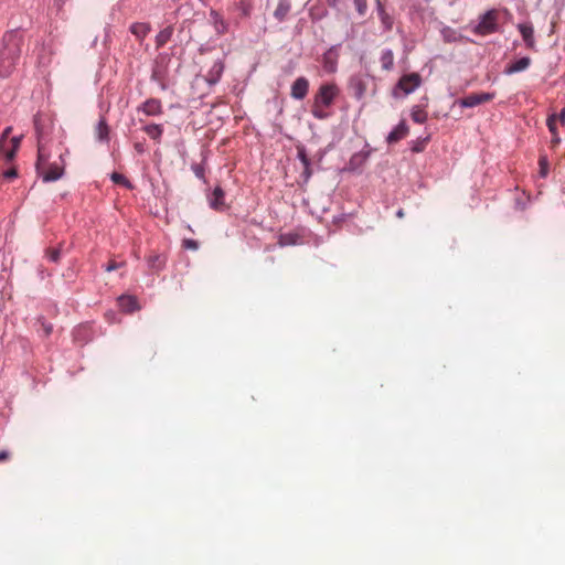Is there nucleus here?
Listing matches in <instances>:
<instances>
[{
	"mask_svg": "<svg viewBox=\"0 0 565 565\" xmlns=\"http://www.w3.org/2000/svg\"><path fill=\"white\" fill-rule=\"evenodd\" d=\"M23 38L17 31L7 32L0 50V76L8 77L15 68L20 58Z\"/></svg>",
	"mask_w": 565,
	"mask_h": 565,
	"instance_id": "1",
	"label": "nucleus"
},
{
	"mask_svg": "<svg viewBox=\"0 0 565 565\" xmlns=\"http://www.w3.org/2000/svg\"><path fill=\"white\" fill-rule=\"evenodd\" d=\"M339 95V88L334 83L322 84L315 95L311 114L317 119H326L329 114L327 109L333 104Z\"/></svg>",
	"mask_w": 565,
	"mask_h": 565,
	"instance_id": "2",
	"label": "nucleus"
},
{
	"mask_svg": "<svg viewBox=\"0 0 565 565\" xmlns=\"http://www.w3.org/2000/svg\"><path fill=\"white\" fill-rule=\"evenodd\" d=\"M498 30V11L492 9L480 17L479 23L473 28L478 35H489Z\"/></svg>",
	"mask_w": 565,
	"mask_h": 565,
	"instance_id": "3",
	"label": "nucleus"
},
{
	"mask_svg": "<svg viewBox=\"0 0 565 565\" xmlns=\"http://www.w3.org/2000/svg\"><path fill=\"white\" fill-rule=\"evenodd\" d=\"M422 83L420 76L417 73H411L402 76L394 88V96L397 92L402 90L405 95L413 93Z\"/></svg>",
	"mask_w": 565,
	"mask_h": 565,
	"instance_id": "4",
	"label": "nucleus"
},
{
	"mask_svg": "<svg viewBox=\"0 0 565 565\" xmlns=\"http://www.w3.org/2000/svg\"><path fill=\"white\" fill-rule=\"evenodd\" d=\"M494 93H472L460 100L462 107H476L480 104L491 102L494 98Z\"/></svg>",
	"mask_w": 565,
	"mask_h": 565,
	"instance_id": "5",
	"label": "nucleus"
},
{
	"mask_svg": "<svg viewBox=\"0 0 565 565\" xmlns=\"http://www.w3.org/2000/svg\"><path fill=\"white\" fill-rule=\"evenodd\" d=\"M35 131L38 135V161L36 171L41 172L44 167L47 166V153L43 143V132L38 121L35 120Z\"/></svg>",
	"mask_w": 565,
	"mask_h": 565,
	"instance_id": "6",
	"label": "nucleus"
},
{
	"mask_svg": "<svg viewBox=\"0 0 565 565\" xmlns=\"http://www.w3.org/2000/svg\"><path fill=\"white\" fill-rule=\"evenodd\" d=\"M309 90V81L306 77H298L291 85L290 95L292 98L301 100Z\"/></svg>",
	"mask_w": 565,
	"mask_h": 565,
	"instance_id": "7",
	"label": "nucleus"
},
{
	"mask_svg": "<svg viewBox=\"0 0 565 565\" xmlns=\"http://www.w3.org/2000/svg\"><path fill=\"white\" fill-rule=\"evenodd\" d=\"M210 207L215 211H224L225 204V192L221 186H216L213 192L209 195Z\"/></svg>",
	"mask_w": 565,
	"mask_h": 565,
	"instance_id": "8",
	"label": "nucleus"
},
{
	"mask_svg": "<svg viewBox=\"0 0 565 565\" xmlns=\"http://www.w3.org/2000/svg\"><path fill=\"white\" fill-rule=\"evenodd\" d=\"M63 168L56 163L47 164L42 169L41 172H38L44 182H52L58 180L63 175Z\"/></svg>",
	"mask_w": 565,
	"mask_h": 565,
	"instance_id": "9",
	"label": "nucleus"
},
{
	"mask_svg": "<svg viewBox=\"0 0 565 565\" xmlns=\"http://www.w3.org/2000/svg\"><path fill=\"white\" fill-rule=\"evenodd\" d=\"M138 109L143 111L147 116H157L162 114V104L157 98H149L143 102Z\"/></svg>",
	"mask_w": 565,
	"mask_h": 565,
	"instance_id": "10",
	"label": "nucleus"
},
{
	"mask_svg": "<svg viewBox=\"0 0 565 565\" xmlns=\"http://www.w3.org/2000/svg\"><path fill=\"white\" fill-rule=\"evenodd\" d=\"M518 30L520 31L526 47H529L531 50L535 49V40H534L533 26L531 24H527V23H520L518 25Z\"/></svg>",
	"mask_w": 565,
	"mask_h": 565,
	"instance_id": "11",
	"label": "nucleus"
},
{
	"mask_svg": "<svg viewBox=\"0 0 565 565\" xmlns=\"http://www.w3.org/2000/svg\"><path fill=\"white\" fill-rule=\"evenodd\" d=\"M210 18L217 34L221 35L227 32L228 24L217 11L211 10Z\"/></svg>",
	"mask_w": 565,
	"mask_h": 565,
	"instance_id": "12",
	"label": "nucleus"
},
{
	"mask_svg": "<svg viewBox=\"0 0 565 565\" xmlns=\"http://www.w3.org/2000/svg\"><path fill=\"white\" fill-rule=\"evenodd\" d=\"M408 128L404 121L397 125L387 136L388 143H395L406 137Z\"/></svg>",
	"mask_w": 565,
	"mask_h": 565,
	"instance_id": "13",
	"label": "nucleus"
},
{
	"mask_svg": "<svg viewBox=\"0 0 565 565\" xmlns=\"http://www.w3.org/2000/svg\"><path fill=\"white\" fill-rule=\"evenodd\" d=\"M291 3L289 0H279L274 11V17L278 22H282L289 14Z\"/></svg>",
	"mask_w": 565,
	"mask_h": 565,
	"instance_id": "14",
	"label": "nucleus"
},
{
	"mask_svg": "<svg viewBox=\"0 0 565 565\" xmlns=\"http://www.w3.org/2000/svg\"><path fill=\"white\" fill-rule=\"evenodd\" d=\"M129 30L138 41H142L148 35L151 28L149 23L135 22L130 25Z\"/></svg>",
	"mask_w": 565,
	"mask_h": 565,
	"instance_id": "15",
	"label": "nucleus"
},
{
	"mask_svg": "<svg viewBox=\"0 0 565 565\" xmlns=\"http://www.w3.org/2000/svg\"><path fill=\"white\" fill-rule=\"evenodd\" d=\"M531 64V58L525 56V57H521L520 60H518L516 62L510 64L504 73L510 75V74H514V73H519V72H522V71H525Z\"/></svg>",
	"mask_w": 565,
	"mask_h": 565,
	"instance_id": "16",
	"label": "nucleus"
},
{
	"mask_svg": "<svg viewBox=\"0 0 565 565\" xmlns=\"http://www.w3.org/2000/svg\"><path fill=\"white\" fill-rule=\"evenodd\" d=\"M546 125H547L550 132L552 134V140H551L552 147L555 148L561 142V137H559V134H558V130L556 127V115L555 114L548 116V118L546 120Z\"/></svg>",
	"mask_w": 565,
	"mask_h": 565,
	"instance_id": "17",
	"label": "nucleus"
},
{
	"mask_svg": "<svg viewBox=\"0 0 565 565\" xmlns=\"http://www.w3.org/2000/svg\"><path fill=\"white\" fill-rule=\"evenodd\" d=\"M350 87L353 90V95L355 98L361 99L366 92V84L360 77H353L350 81Z\"/></svg>",
	"mask_w": 565,
	"mask_h": 565,
	"instance_id": "18",
	"label": "nucleus"
},
{
	"mask_svg": "<svg viewBox=\"0 0 565 565\" xmlns=\"http://www.w3.org/2000/svg\"><path fill=\"white\" fill-rule=\"evenodd\" d=\"M119 307L125 312H134L138 309L137 299L132 296H121L118 299Z\"/></svg>",
	"mask_w": 565,
	"mask_h": 565,
	"instance_id": "19",
	"label": "nucleus"
},
{
	"mask_svg": "<svg viewBox=\"0 0 565 565\" xmlns=\"http://www.w3.org/2000/svg\"><path fill=\"white\" fill-rule=\"evenodd\" d=\"M377 2V12L381 19L382 25L385 31H390L393 28V18L385 11L380 0Z\"/></svg>",
	"mask_w": 565,
	"mask_h": 565,
	"instance_id": "20",
	"label": "nucleus"
},
{
	"mask_svg": "<svg viewBox=\"0 0 565 565\" xmlns=\"http://www.w3.org/2000/svg\"><path fill=\"white\" fill-rule=\"evenodd\" d=\"M381 66L384 71L388 72L394 66V53L392 50H383L380 57Z\"/></svg>",
	"mask_w": 565,
	"mask_h": 565,
	"instance_id": "21",
	"label": "nucleus"
},
{
	"mask_svg": "<svg viewBox=\"0 0 565 565\" xmlns=\"http://www.w3.org/2000/svg\"><path fill=\"white\" fill-rule=\"evenodd\" d=\"M148 265L153 270H161L164 267L166 258L160 254H151L147 258Z\"/></svg>",
	"mask_w": 565,
	"mask_h": 565,
	"instance_id": "22",
	"label": "nucleus"
},
{
	"mask_svg": "<svg viewBox=\"0 0 565 565\" xmlns=\"http://www.w3.org/2000/svg\"><path fill=\"white\" fill-rule=\"evenodd\" d=\"M96 136L99 141L109 140V127L104 118H102L97 124Z\"/></svg>",
	"mask_w": 565,
	"mask_h": 565,
	"instance_id": "23",
	"label": "nucleus"
},
{
	"mask_svg": "<svg viewBox=\"0 0 565 565\" xmlns=\"http://www.w3.org/2000/svg\"><path fill=\"white\" fill-rule=\"evenodd\" d=\"M173 34L172 26H167L161 30L156 36L157 47H162L166 43H168Z\"/></svg>",
	"mask_w": 565,
	"mask_h": 565,
	"instance_id": "24",
	"label": "nucleus"
},
{
	"mask_svg": "<svg viewBox=\"0 0 565 565\" xmlns=\"http://www.w3.org/2000/svg\"><path fill=\"white\" fill-rule=\"evenodd\" d=\"M143 131L151 138V139H154V140H158L161 138L162 136V132H163V129L160 125H157V124H151V125H148L143 128Z\"/></svg>",
	"mask_w": 565,
	"mask_h": 565,
	"instance_id": "25",
	"label": "nucleus"
},
{
	"mask_svg": "<svg viewBox=\"0 0 565 565\" xmlns=\"http://www.w3.org/2000/svg\"><path fill=\"white\" fill-rule=\"evenodd\" d=\"M412 119L417 124H424L427 120V113L420 107H414L412 111Z\"/></svg>",
	"mask_w": 565,
	"mask_h": 565,
	"instance_id": "26",
	"label": "nucleus"
},
{
	"mask_svg": "<svg viewBox=\"0 0 565 565\" xmlns=\"http://www.w3.org/2000/svg\"><path fill=\"white\" fill-rule=\"evenodd\" d=\"M110 179L116 184H121V185H124V186H126L128 189L132 188V185L129 182V180L125 175H122V174H120L118 172H113L111 175H110Z\"/></svg>",
	"mask_w": 565,
	"mask_h": 565,
	"instance_id": "27",
	"label": "nucleus"
},
{
	"mask_svg": "<svg viewBox=\"0 0 565 565\" xmlns=\"http://www.w3.org/2000/svg\"><path fill=\"white\" fill-rule=\"evenodd\" d=\"M297 156L301 161L303 168L308 170V166H310V160L307 156V151L303 146H297Z\"/></svg>",
	"mask_w": 565,
	"mask_h": 565,
	"instance_id": "28",
	"label": "nucleus"
},
{
	"mask_svg": "<svg viewBox=\"0 0 565 565\" xmlns=\"http://www.w3.org/2000/svg\"><path fill=\"white\" fill-rule=\"evenodd\" d=\"M17 151L18 150L6 143L4 150L0 152V156H2L7 162H10L15 158Z\"/></svg>",
	"mask_w": 565,
	"mask_h": 565,
	"instance_id": "29",
	"label": "nucleus"
},
{
	"mask_svg": "<svg viewBox=\"0 0 565 565\" xmlns=\"http://www.w3.org/2000/svg\"><path fill=\"white\" fill-rule=\"evenodd\" d=\"M356 11L360 15H364L367 10V1L366 0H353Z\"/></svg>",
	"mask_w": 565,
	"mask_h": 565,
	"instance_id": "30",
	"label": "nucleus"
},
{
	"mask_svg": "<svg viewBox=\"0 0 565 565\" xmlns=\"http://www.w3.org/2000/svg\"><path fill=\"white\" fill-rule=\"evenodd\" d=\"M12 131V127H7L3 131H2V135H1V138H0V152L2 150H4V146L6 143H8V138L10 136Z\"/></svg>",
	"mask_w": 565,
	"mask_h": 565,
	"instance_id": "31",
	"label": "nucleus"
},
{
	"mask_svg": "<svg viewBox=\"0 0 565 565\" xmlns=\"http://www.w3.org/2000/svg\"><path fill=\"white\" fill-rule=\"evenodd\" d=\"M46 255L51 262L57 263L61 257V250L60 248H50L47 249Z\"/></svg>",
	"mask_w": 565,
	"mask_h": 565,
	"instance_id": "32",
	"label": "nucleus"
},
{
	"mask_svg": "<svg viewBox=\"0 0 565 565\" xmlns=\"http://www.w3.org/2000/svg\"><path fill=\"white\" fill-rule=\"evenodd\" d=\"M539 163L541 167V175L543 178H545L547 175V171H548V163H547L546 157L545 156L541 157Z\"/></svg>",
	"mask_w": 565,
	"mask_h": 565,
	"instance_id": "33",
	"label": "nucleus"
},
{
	"mask_svg": "<svg viewBox=\"0 0 565 565\" xmlns=\"http://www.w3.org/2000/svg\"><path fill=\"white\" fill-rule=\"evenodd\" d=\"M18 177V170L15 168H10L7 171L3 172V178L6 179H14Z\"/></svg>",
	"mask_w": 565,
	"mask_h": 565,
	"instance_id": "34",
	"label": "nucleus"
},
{
	"mask_svg": "<svg viewBox=\"0 0 565 565\" xmlns=\"http://www.w3.org/2000/svg\"><path fill=\"white\" fill-rule=\"evenodd\" d=\"M122 265H124V263H117L115 260H110L108 263V265L105 267V270L106 271H113V270H116V269L120 268Z\"/></svg>",
	"mask_w": 565,
	"mask_h": 565,
	"instance_id": "35",
	"label": "nucleus"
},
{
	"mask_svg": "<svg viewBox=\"0 0 565 565\" xmlns=\"http://www.w3.org/2000/svg\"><path fill=\"white\" fill-rule=\"evenodd\" d=\"M21 142V137H12L10 140H8V145L11 148H14L15 150L19 149Z\"/></svg>",
	"mask_w": 565,
	"mask_h": 565,
	"instance_id": "36",
	"label": "nucleus"
},
{
	"mask_svg": "<svg viewBox=\"0 0 565 565\" xmlns=\"http://www.w3.org/2000/svg\"><path fill=\"white\" fill-rule=\"evenodd\" d=\"M212 72L217 76L220 77L222 72H223V64L217 62L213 65L212 67Z\"/></svg>",
	"mask_w": 565,
	"mask_h": 565,
	"instance_id": "37",
	"label": "nucleus"
},
{
	"mask_svg": "<svg viewBox=\"0 0 565 565\" xmlns=\"http://www.w3.org/2000/svg\"><path fill=\"white\" fill-rule=\"evenodd\" d=\"M556 115V121L558 120L562 125H565V108L561 110L559 114Z\"/></svg>",
	"mask_w": 565,
	"mask_h": 565,
	"instance_id": "38",
	"label": "nucleus"
},
{
	"mask_svg": "<svg viewBox=\"0 0 565 565\" xmlns=\"http://www.w3.org/2000/svg\"><path fill=\"white\" fill-rule=\"evenodd\" d=\"M184 245L188 247V248H192V249H196L198 248V243L195 241H192V239H188L184 242Z\"/></svg>",
	"mask_w": 565,
	"mask_h": 565,
	"instance_id": "39",
	"label": "nucleus"
},
{
	"mask_svg": "<svg viewBox=\"0 0 565 565\" xmlns=\"http://www.w3.org/2000/svg\"><path fill=\"white\" fill-rule=\"evenodd\" d=\"M10 458V452L7 450L0 451V462L6 461Z\"/></svg>",
	"mask_w": 565,
	"mask_h": 565,
	"instance_id": "40",
	"label": "nucleus"
},
{
	"mask_svg": "<svg viewBox=\"0 0 565 565\" xmlns=\"http://www.w3.org/2000/svg\"><path fill=\"white\" fill-rule=\"evenodd\" d=\"M194 172H195V175H196L198 178H203V175H204V171H203V169H202V168H200V167H196V168H195V170H194Z\"/></svg>",
	"mask_w": 565,
	"mask_h": 565,
	"instance_id": "41",
	"label": "nucleus"
},
{
	"mask_svg": "<svg viewBox=\"0 0 565 565\" xmlns=\"http://www.w3.org/2000/svg\"><path fill=\"white\" fill-rule=\"evenodd\" d=\"M302 174L306 177V179H309V177L311 175L310 166H308V170L303 168Z\"/></svg>",
	"mask_w": 565,
	"mask_h": 565,
	"instance_id": "42",
	"label": "nucleus"
},
{
	"mask_svg": "<svg viewBox=\"0 0 565 565\" xmlns=\"http://www.w3.org/2000/svg\"><path fill=\"white\" fill-rule=\"evenodd\" d=\"M422 150H423V148L420 146H416L413 148V151H415V152H419Z\"/></svg>",
	"mask_w": 565,
	"mask_h": 565,
	"instance_id": "43",
	"label": "nucleus"
},
{
	"mask_svg": "<svg viewBox=\"0 0 565 565\" xmlns=\"http://www.w3.org/2000/svg\"><path fill=\"white\" fill-rule=\"evenodd\" d=\"M397 216H398V217H403V216H404V212H403V210H399V211L397 212Z\"/></svg>",
	"mask_w": 565,
	"mask_h": 565,
	"instance_id": "44",
	"label": "nucleus"
},
{
	"mask_svg": "<svg viewBox=\"0 0 565 565\" xmlns=\"http://www.w3.org/2000/svg\"><path fill=\"white\" fill-rule=\"evenodd\" d=\"M286 238V236H281V239H280V244H284V239Z\"/></svg>",
	"mask_w": 565,
	"mask_h": 565,
	"instance_id": "45",
	"label": "nucleus"
}]
</instances>
